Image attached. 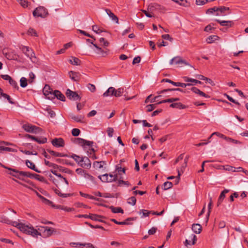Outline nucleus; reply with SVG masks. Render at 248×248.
<instances>
[{"mask_svg": "<svg viewBox=\"0 0 248 248\" xmlns=\"http://www.w3.org/2000/svg\"><path fill=\"white\" fill-rule=\"evenodd\" d=\"M172 91H179L181 92L185 93V91H183V89L180 88H174V89H164L160 91H158L157 93L158 94L164 93L167 92H170Z\"/></svg>", "mask_w": 248, "mask_h": 248, "instance_id": "bb28decb", "label": "nucleus"}, {"mask_svg": "<svg viewBox=\"0 0 248 248\" xmlns=\"http://www.w3.org/2000/svg\"><path fill=\"white\" fill-rule=\"evenodd\" d=\"M184 80L185 82H190L189 83L193 84L192 85H196V84H201L202 82L195 79H193L187 77H183Z\"/></svg>", "mask_w": 248, "mask_h": 248, "instance_id": "b1692460", "label": "nucleus"}, {"mask_svg": "<svg viewBox=\"0 0 248 248\" xmlns=\"http://www.w3.org/2000/svg\"><path fill=\"white\" fill-rule=\"evenodd\" d=\"M174 62L175 64L179 65L181 64H184L185 65H188V63L186 62V61L183 60L181 57L176 56L174 57Z\"/></svg>", "mask_w": 248, "mask_h": 248, "instance_id": "c756f323", "label": "nucleus"}, {"mask_svg": "<svg viewBox=\"0 0 248 248\" xmlns=\"http://www.w3.org/2000/svg\"><path fill=\"white\" fill-rule=\"evenodd\" d=\"M66 96L70 100H80L81 98L77 92L72 91L70 89H68L66 92Z\"/></svg>", "mask_w": 248, "mask_h": 248, "instance_id": "6e6552de", "label": "nucleus"}, {"mask_svg": "<svg viewBox=\"0 0 248 248\" xmlns=\"http://www.w3.org/2000/svg\"><path fill=\"white\" fill-rule=\"evenodd\" d=\"M106 162L105 161H94V168L100 172L103 171L106 169Z\"/></svg>", "mask_w": 248, "mask_h": 248, "instance_id": "0eeeda50", "label": "nucleus"}, {"mask_svg": "<svg viewBox=\"0 0 248 248\" xmlns=\"http://www.w3.org/2000/svg\"><path fill=\"white\" fill-rule=\"evenodd\" d=\"M52 145L55 147H63L65 145L64 141L61 138H55L51 141Z\"/></svg>", "mask_w": 248, "mask_h": 248, "instance_id": "9d476101", "label": "nucleus"}, {"mask_svg": "<svg viewBox=\"0 0 248 248\" xmlns=\"http://www.w3.org/2000/svg\"><path fill=\"white\" fill-rule=\"evenodd\" d=\"M192 230L195 233L199 234L202 230V227L199 224H193L192 226Z\"/></svg>", "mask_w": 248, "mask_h": 248, "instance_id": "a878e982", "label": "nucleus"}, {"mask_svg": "<svg viewBox=\"0 0 248 248\" xmlns=\"http://www.w3.org/2000/svg\"><path fill=\"white\" fill-rule=\"evenodd\" d=\"M229 190L228 189H224L223 190L221 193H220L219 198L218 199L217 202V206H219L220 204L223 202V200L224 199L225 197V194L229 192Z\"/></svg>", "mask_w": 248, "mask_h": 248, "instance_id": "412c9836", "label": "nucleus"}, {"mask_svg": "<svg viewBox=\"0 0 248 248\" xmlns=\"http://www.w3.org/2000/svg\"><path fill=\"white\" fill-rule=\"evenodd\" d=\"M172 186V183L170 182L167 181L164 183L163 187L164 190H167Z\"/></svg>", "mask_w": 248, "mask_h": 248, "instance_id": "49530a36", "label": "nucleus"}, {"mask_svg": "<svg viewBox=\"0 0 248 248\" xmlns=\"http://www.w3.org/2000/svg\"><path fill=\"white\" fill-rule=\"evenodd\" d=\"M80 133V131L78 128H73L72 130V134L74 137L78 136Z\"/></svg>", "mask_w": 248, "mask_h": 248, "instance_id": "4d7b16f0", "label": "nucleus"}, {"mask_svg": "<svg viewBox=\"0 0 248 248\" xmlns=\"http://www.w3.org/2000/svg\"><path fill=\"white\" fill-rule=\"evenodd\" d=\"M69 62L74 65H79L81 62V61L78 58L72 57L71 59L69 60Z\"/></svg>", "mask_w": 248, "mask_h": 248, "instance_id": "f704fd0d", "label": "nucleus"}, {"mask_svg": "<svg viewBox=\"0 0 248 248\" xmlns=\"http://www.w3.org/2000/svg\"><path fill=\"white\" fill-rule=\"evenodd\" d=\"M70 118L75 122L83 123L84 122V116L82 115H76L74 114H71L69 115Z\"/></svg>", "mask_w": 248, "mask_h": 248, "instance_id": "f8f14e48", "label": "nucleus"}, {"mask_svg": "<svg viewBox=\"0 0 248 248\" xmlns=\"http://www.w3.org/2000/svg\"><path fill=\"white\" fill-rule=\"evenodd\" d=\"M46 227H43V226H39L38 228V229L37 230L39 233L40 234H36V236L37 235H40L42 236L43 232L44 231V230H46Z\"/></svg>", "mask_w": 248, "mask_h": 248, "instance_id": "052dcab7", "label": "nucleus"}, {"mask_svg": "<svg viewBox=\"0 0 248 248\" xmlns=\"http://www.w3.org/2000/svg\"><path fill=\"white\" fill-rule=\"evenodd\" d=\"M124 93V89L122 88H119L118 89H115L114 96L120 97L123 95Z\"/></svg>", "mask_w": 248, "mask_h": 248, "instance_id": "58836bf2", "label": "nucleus"}, {"mask_svg": "<svg viewBox=\"0 0 248 248\" xmlns=\"http://www.w3.org/2000/svg\"><path fill=\"white\" fill-rule=\"evenodd\" d=\"M170 108H179L180 109H185L186 108V107L185 105H183L180 102L172 103L170 105Z\"/></svg>", "mask_w": 248, "mask_h": 248, "instance_id": "2f4dec72", "label": "nucleus"}, {"mask_svg": "<svg viewBox=\"0 0 248 248\" xmlns=\"http://www.w3.org/2000/svg\"><path fill=\"white\" fill-rule=\"evenodd\" d=\"M162 38L165 40H169L170 42L173 41V38L168 34H163L162 35Z\"/></svg>", "mask_w": 248, "mask_h": 248, "instance_id": "69168bd1", "label": "nucleus"}, {"mask_svg": "<svg viewBox=\"0 0 248 248\" xmlns=\"http://www.w3.org/2000/svg\"><path fill=\"white\" fill-rule=\"evenodd\" d=\"M28 33L29 35L31 36H38V34L36 31L33 28H30L28 31Z\"/></svg>", "mask_w": 248, "mask_h": 248, "instance_id": "6e6d98bb", "label": "nucleus"}, {"mask_svg": "<svg viewBox=\"0 0 248 248\" xmlns=\"http://www.w3.org/2000/svg\"><path fill=\"white\" fill-rule=\"evenodd\" d=\"M218 11H219L221 14H223V15H225V12L226 11L229 10V8L225 7V6H222L220 7L217 8Z\"/></svg>", "mask_w": 248, "mask_h": 248, "instance_id": "603ef678", "label": "nucleus"}, {"mask_svg": "<svg viewBox=\"0 0 248 248\" xmlns=\"http://www.w3.org/2000/svg\"><path fill=\"white\" fill-rule=\"evenodd\" d=\"M147 111L151 112L156 108V104H150L146 106Z\"/></svg>", "mask_w": 248, "mask_h": 248, "instance_id": "bf43d9fd", "label": "nucleus"}, {"mask_svg": "<svg viewBox=\"0 0 248 248\" xmlns=\"http://www.w3.org/2000/svg\"><path fill=\"white\" fill-rule=\"evenodd\" d=\"M79 165L83 168L88 169L91 167V162L87 157H83Z\"/></svg>", "mask_w": 248, "mask_h": 248, "instance_id": "2eb2a0df", "label": "nucleus"}, {"mask_svg": "<svg viewBox=\"0 0 248 248\" xmlns=\"http://www.w3.org/2000/svg\"><path fill=\"white\" fill-rule=\"evenodd\" d=\"M44 94L49 99H52L53 90L48 85H46L43 89Z\"/></svg>", "mask_w": 248, "mask_h": 248, "instance_id": "9b49d317", "label": "nucleus"}, {"mask_svg": "<svg viewBox=\"0 0 248 248\" xmlns=\"http://www.w3.org/2000/svg\"><path fill=\"white\" fill-rule=\"evenodd\" d=\"M223 169L225 170H228L230 171H232V172H236V168L233 167H232V166H231L229 165H227L225 166H223Z\"/></svg>", "mask_w": 248, "mask_h": 248, "instance_id": "09e8293b", "label": "nucleus"}, {"mask_svg": "<svg viewBox=\"0 0 248 248\" xmlns=\"http://www.w3.org/2000/svg\"><path fill=\"white\" fill-rule=\"evenodd\" d=\"M22 128L25 131L29 133H38L42 131L41 128L30 124H23Z\"/></svg>", "mask_w": 248, "mask_h": 248, "instance_id": "20e7f679", "label": "nucleus"}, {"mask_svg": "<svg viewBox=\"0 0 248 248\" xmlns=\"http://www.w3.org/2000/svg\"><path fill=\"white\" fill-rule=\"evenodd\" d=\"M46 14V9L43 7L36 8L33 12V16L34 17H44Z\"/></svg>", "mask_w": 248, "mask_h": 248, "instance_id": "39448f33", "label": "nucleus"}, {"mask_svg": "<svg viewBox=\"0 0 248 248\" xmlns=\"http://www.w3.org/2000/svg\"><path fill=\"white\" fill-rule=\"evenodd\" d=\"M73 142L75 144L81 146L85 150H87V152L90 154L93 151V148H92L93 141L87 140L80 138H74Z\"/></svg>", "mask_w": 248, "mask_h": 248, "instance_id": "f257e3e1", "label": "nucleus"}, {"mask_svg": "<svg viewBox=\"0 0 248 248\" xmlns=\"http://www.w3.org/2000/svg\"><path fill=\"white\" fill-rule=\"evenodd\" d=\"M106 12L108 16L111 18L112 20L115 21L116 23H118L119 19L117 16H116L109 9H106Z\"/></svg>", "mask_w": 248, "mask_h": 248, "instance_id": "cd10ccee", "label": "nucleus"}, {"mask_svg": "<svg viewBox=\"0 0 248 248\" xmlns=\"http://www.w3.org/2000/svg\"><path fill=\"white\" fill-rule=\"evenodd\" d=\"M191 90L195 93L198 94L201 96H203L205 98H210V96L204 93L198 88L196 87H192Z\"/></svg>", "mask_w": 248, "mask_h": 248, "instance_id": "393cba45", "label": "nucleus"}, {"mask_svg": "<svg viewBox=\"0 0 248 248\" xmlns=\"http://www.w3.org/2000/svg\"><path fill=\"white\" fill-rule=\"evenodd\" d=\"M115 88L112 87L108 88V89L103 93L105 97L109 96H114Z\"/></svg>", "mask_w": 248, "mask_h": 248, "instance_id": "c85d7f7f", "label": "nucleus"}, {"mask_svg": "<svg viewBox=\"0 0 248 248\" xmlns=\"http://www.w3.org/2000/svg\"><path fill=\"white\" fill-rule=\"evenodd\" d=\"M105 32L103 29L99 28L96 26L94 25V32L97 34H100L101 32Z\"/></svg>", "mask_w": 248, "mask_h": 248, "instance_id": "680f3d73", "label": "nucleus"}, {"mask_svg": "<svg viewBox=\"0 0 248 248\" xmlns=\"http://www.w3.org/2000/svg\"><path fill=\"white\" fill-rule=\"evenodd\" d=\"M136 197L135 196H132L127 199V203L134 206L136 204Z\"/></svg>", "mask_w": 248, "mask_h": 248, "instance_id": "79ce46f5", "label": "nucleus"}, {"mask_svg": "<svg viewBox=\"0 0 248 248\" xmlns=\"http://www.w3.org/2000/svg\"><path fill=\"white\" fill-rule=\"evenodd\" d=\"M9 82L10 84V85L12 86L14 88L18 90L19 87L17 85V82L15 80L11 78L10 80H9Z\"/></svg>", "mask_w": 248, "mask_h": 248, "instance_id": "3c124183", "label": "nucleus"}, {"mask_svg": "<svg viewBox=\"0 0 248 248\" xmlns=\"http://www.w3.org/2000/svg\"><path fill=\"white\" fill-rule=\"evenodd\" d=\"M25 163H26L27 166L29 168H30V169H31V170H34L35 171H36L37 172H38V173H40L41 172V171L38 170L36 168L35 164L33 163H32V162L30 161V160H26V162H25Z\"/></svg>", "mask_w": 248, "mask_h": 248, "instance_id": "4be33fe9", "label": "nucleus"}, {"mask_svg": "<svg viewBox=\"0 0 248 248\" xmlns=\"http://www.w3.org/2000/svg\"><path fill=\"white\" fill-rule=\"evenodd\" d=\"M27 81L28 80L26 78L24 77H22L20 80V86L22 88L26 87L28 85Z\"/></svg>", "mask_w": 248, "mask_h": 248, "instance_id": "a19ab883", "label": "nucleus"}, {"mask_svg": "<svg viewBox=\"0 0 248 248\" xmlns=\"http://www.w3.org/2000/svg\"><path fill=\"white\" fill-rule=\"evenodd\" d=\"M71 157L73 158L78 163V165L80 164L81 160L83 158V157L80 156L75 154H73L72 155H71Z\"/></svg>", "mask_w": 248, "mask_h": 248, "instance_id": "ea45409f", "label": "nucleus"}, {"mask_svg": "<svg viewBox=\"0 0 248 248\" xmlns=\"http://www.w3.org/2000/svg\"><path fill=\"white\" fill-rule=\"evenodd\" d=\"M20 230L23 233L31 235L33 237L36 236V234H40L37 229H34L31 225H27L23 223Z\"/></svg>", "mask_w": 248, "mask_h": 248, "instance_id": "f03ea898", "label": "nucleus"}, {"mask_svg": "<svg viewBox=\"0 0 248 248\" xmlns=\"http://www.w3.org/2000/svg\"><path fill=\"white\" fill-rule=\"evenodd\" d=\"M47 138L45 137L42 138L41 139H39L36 137L35 141L38 142L39 144H43L47 142Z\"/></svg>", "mask_w": 248, "mask_h": 248, "instance_id": "de8ad7c7", "label": "nucleus"}, {"mask_svg": "<svg viewBox=\"0 0 248 248\" xmlns=\"http://www.w3.org/2000/svg\"><path fill=\"white\" fill-rule=\"evenodd\" d=\"M79 194L80 196H81L82 197H85V198H89V199H93V196L91 195H89V194H86V193H84L81 191H80L79 192Z\"/></svg>", "mask_w": 248, "mask_h": 248, "instance_id": "338daca9", "label": "nucleus"}, {"mask_svg": "<svg viewBox=\"0 0 248 248\" xmlns=\"http://www.w3.org/2000/svg\"><path fill=\"white\" fill-rule=\"evenodd\" d=\"M224 95L226 96L227 98V99L231 102L236 104V105H240L239 103L237 101H236L234 99H233L232 97L230 96L229 95H228L226 93L224 94Z\"/></svg>", "mask_w": 248, "mask_h": 248, "instance_id": "e2e57ef3", "label": "nucleus"}, {"mask_svg": "<svg viewBox=\"0 0 248 248\" xmlns=\"http://www.w3.org/2000/svg\"><path fill=\"white\" fill-rule=\"evenodd\" d=\"M11 171L14 172H17L18 174H17L16 175H15V177L17 179H19L20 180H24V178H23V177L24 176V175L22 174V173H24V171H19L17 170H16V169H12V170H11Z\"/></svg>", "mask_w": 248, "mask_h": 248, "instance_id": "72a5a7b5", "label": "nucleus"}, {"mask_svg": "<svg viewBox=\"0 0 248 248\" xmlns=\"http://www.w3.org/2000/svg\"><path fill=\"white\" fill-rule=\"evenodd\" d=\"M1 218L2 219V220H0V222L5 223L8 224H11L13 226L16 227L19 230L20 229L21 226L23 224L22 223H18L16 221H12L5 216L1 217Z\"/></svg>", "mask_w": 248, "mask_h": 248, "instance_id": "423d86ee", "label": "nucleus"}, {"mask_svg": "<svg viewBox=\"0 0 248 248\" xmlns=\"http://www.w3.org/2000/svg\"><path fill=\"white\" fill-rule=\"evenodd\" d=\"M0 95L3 96L5 98H6L7 99V100L8 101V102L10 104H15L14 102H13L10 96L9 95L7 94L6 93H3L2 91H1V93H0Z\"/></svg>", "mask_w": 248, "mask_h": 248, "instance_id": "37998d69", "label": "nucleus"}, {"mask_svg": "<svg viewBox=\"0 0 248 248\" xmlns=\"http://www.w3.org/2000/svg\"><path fill=\"white\" fill-rule=\"evenodd\" d=\"M33 178L38 180L41 182L44 180V177L36 173H34Z\"/></svg>", "mask_w": 248, "mask_h": 248, "instance_id": "0e129e2a", "label": "nucleus"}, {"mask_svg": "<svg viewBox=\"0 0 248 248\" xmlns=\"http://www.w3.org/2000/svg\"><path fill=\"white\" fill-rule=\"evenodd\" d=\"M58 208H59L60 209L63 210L64 211L68 212H71V211L74 210V209L73 208L68 207L66 206H62V205H59V207Z\"/></svg>", "mask_w": 248, "mask_h": 248, "instance_id": "864d4df0", "label": "nucleus"}, {"mask_svg": "<svg viewBox=\"0 0 248 248\" xmlns=\"http://www.w3.org/2000/svg\"><path fill=\"white\" fill-rule=\"evenodd\" d=\"M46 151L48 152L52 155L55 156V157H65V156H67V155L63 154L62 153L56 152L53 150H50L49 149H47Z\"/></svg>", "mask_w": 248, "mask_h": 248, "instance_id": "7c9ffc66", "label": "nucleus"}, {"mask_svg": "<svg viewBox=\"0 0 248 248\" xmlns=\"http://www.w3.org/2000/svg\"><path fill=\"white\" fill-rule=\"evenodd\" d=\"M212 205V198H210V202H209V203L208 204V212L207 213V217H206V218H207L206 222L208 221V219H209V217L210 214V212H211V209Z\"/></svg>", "mask_w": 248, "mask_h": 248, "instance_id": "8fccbe9b", "label": "nucleus"}, {"mask_svg": "<svg viewBox=\"0 0 248 248\" xmlns=\"http://www.w3.org/2000/svg\"><path fill=\"white\" fill-rule=\"evenodd\" d=\"M216 21L219 23L221 26H227L228 27H231L234 24V23L232 21H225V20H220L219 19H216Z\"/></svg>", "mask_w": 248, "mask_h": 248, "instance_id": "a211bd4d", "label": "nucleus"}, {"mask_svg": "<svg viewBox=\"0 0 248 248\" xmlns=\"http://www.w3.org/2000/svg\"><path fill=\"white\" fill-rule=\"evenodd\" d=\"M109 208L113 213H123L124 211L121 207H115L113 206H110Z\"/></svg>", "mask_w": 248, "mask_h": 248, "instance_id": "4c0bfd02", "label": "nucleus"}, {"mask_svg": "<svg viewBox=\"0 0 248 248\" xmlns=\"http://www.w3.org/2000/svg\"><path fill=\"white\" fill-rule=\"evenodd\" d=\"M94 52L98 55L99 57H104L107 55V52L103 50L101 47H99L96 44H94Z\"/></svg>", "mask_w": 248, "mask_h": 248, "instance_id": "f3484780", "label": "nucleus"}, {"mask_svg": "<svg viewBox=\"0 0 248 248\" xmlns=\"http://www.w3.org/2000/svg\"><path fill=\"white\" fill-rule=\"evenodd\" d=\"M69 75L70 78L75 81H78L80 79V74L78 73L71 71Z\"/></svg>", "mask_w": 248, "mask_h": 248, "instance_id": "aec40b11", "label": "nucleus"}, {"mask_svg": "<svg viewBox=\"0 0 248 248\" xmlns=\"http://www.w3.org/2000/svg\"><path fill=\"white\" fill-rule=\"evenodd\" d=\"M57 98L62 101H65V97L64 95L61 93V92L58 90H55L53 93L52 96V99Z\"/></svg>", "mask_w": 248, "mask_h": 248, "instance_id": "4468645a", "label": "nucleus"}, {"mask_svg": "<svg viewBox=\"0 0 248 248\" xmlns=\"http://www.w3.org/2000/svg\"><path fill=\"white\" fill-rule=\"evenodd\" d=\"M99 42L100 43L101 45L104 46H107L109 45V43L107 41H106L103 37H101L99 39Z\"/></svg>", "mask_w": 248, "mask_h": 248, "instance_id": "13d9d810", "label": "nucleus"}, {"mask_svg": "<svg viewBox=\"0 0 248 248\" xmlns=\"http://www.w3.org/2000/svg\"><path fill=\"white\" fill-rule=\"evenodd\" d=\"M44 162L45 165L46 166H48L50 167H52L54 169H58L59 170H62L61 169H62V166H59L53 163L50 162L49 161L46 160V159H45Z\"/></svg>", "mask_w": 248, "mask_h": 248, "instance_id": "473e14b6", "label": "nucleus"}, {"mask_svg": "<svg viewBox=\"0 0 248 248\" xmlns=\"http://www.w3.org/2000/svg\"><path fill=\"white\" fill-rule=\"evenodd\" d=\"M161 6L157 3L150 4L148 7V10L150 12H153L155 11H157V9H160Z\"/></svg>", "mask_w": 248, "mask_h": 248, "instance_id": "5701e85b", "label": "nucleus"}, {"mask_svg": "<svg viewBox=\"0 0 248 248\" xmlns=\"http://www.w3.org/2000/svg\"><path fill=\"white\" fill-rule=\"evenodd\" d=\"M2 151H7V152H16V150L11 148L3 147V146H0V151H1V152Z\"/></svg>", "mask_w": 248, "mask_h": 248, "instance_id": "c03bdc74", "label": "nucleus"}, {"mask_svg": "<svg viewBox=\"0 0 248 248\" xmlns=\"http://www.w3.org/2000/svg\"><path fill=\"white\" fill-rule=\"evenodd\" d=\"M98 178L103 182H110L109 178H108V175L107 173L104 174L102 175H99Z\"/></svg>", "mask_w": 248, "mask_h": 248, "instance_id": "e433bc0d", "label": "nucleus"}, {"mask_svg": "<svg viewBox=\"0 0 248 248\" xmlns=\"http://www.w3.org/2000/svg\"><path fill=\"white\" fill-rule=\"evenodd\" d=\"M54 190L55 193L58 194L60 197H63V198H66L67 196H70L69 194H62V193L60 192V191L59 189H57V188L54 189Z\"/></svg>", "mask_w": 248, "mask_h": 248, "instance_id": "a18cd8bd", "label": "nucleus"}, {"mask_svg": "<svg viewBox=\"0 0 248 248\" xmlns=\"http://www.w3.org/2000/svg\"><path fill=\"white\" fill-rule=\"evenodd\" d=\"M136 217H128L126 218L124 221H118L115 219H111L110 220L114 223H115L116 224L118 225H128L129 224L128 222L130 221H134L136 220Z\"/></svg>", "mask_w": 248, "mask_h": 248, "instance_id": "dca6fc26", "label": "nucleus"}, {"mask_svg": "<svg viewBox=\"0 0 248 248\" xmlns=\"http://www.w3.org/2000/svg\"><path fill=\"white\" fill-rule=\"evenodd\" d=\"M219 37L217 35H210L206 39V41L208 44H211L216 40H218Z\"/></svg>", "mask_w": 248, "mask_h": 248, "instance_id": "c9c22d12", "label": "nucleus"}, {"mask_svg": "<svg viewBox=\"0 0 248 248\" xmlns=\"http://www.w3.org/2000/svg\"><path fill=\"white\" fill-rule=\"evenodd\" d=\"M162 82H166L171 83V84L178 87H181L182 88H186L187 86H192L193 84L191 83H184L181 82H175L170 79L165 78L162 80Z\"/></svg>", "mask_w": 248, "mask_h": 248, "instance_id": "1a4fd4ad", "label": "nucleus"}, {"mask_svg": "<svg viewBox=\"0 0 248 248\" xmlns=\"http://www.w3.org/2000/svg\"><path fill=\"white\" fill-rule=\"evenodd\" d=\"M142 212V217H148L149 214L152 212V211H148L147 210H141L139 212V214H141V212Z\"/></svg>", "mask_w": 248, "mask_h": 248, "instance_id": "5fc2aeb1", "label": "nucleus"}, {"mask_svg": "<svg viewBox=\"0 0 248 248\" xmlns=\"http://www.w3.org/2000/svg\"><path fill=\"white\" fill-rule=\"evenodd\" d=\"M107 131L108 135L109 137L111 138L113 136V133L114 132V130H113V128H112V127L108 128Z\"/></svg>", "mask_w": 248, "mask_h": 248, "instance_id": "774afa93", "label": "nucleus"}, {"mask_svg": "<svg viewBox=\"0 0 248 248\" xmlns=\"http://www.w3.org/2000/svg\"><path fill=\"white\" fill-rule=\"evenodd\" d=\"M56 230L54 228L46 227V230H44L42 234V237H48L52 235L54 232H56Z\"/></svg>", "mask_w": 248, "mask_h": 248, "instance_id": "ddd939ff", "label": "nucleus"}, {"mask_svg": "<svg viewBox=\"0 0 248 248\" xmlns=\"http://www.w3.org/2000/svg\"><path fill=\"white\" fill-rule=\"evenodd\" d=\"M216 21L219 23L221 26H227L228 27H231L234 24V23L232 21H225V20H220L219 19H216Z\"/></svg>", "mask_w": 248, "mask_h": 248, "instance_id": "6ab92c4d", "label": "nucleus"}, {"mask_svg": "<svg viewBox=\"0 0 248 248\" xmlns=\"http://www.w3.org/2000/svg\"><path fill=\"white\" fill-rule=\"evenodd\" d=\"M20 49L28 57L30 58L32 62H37V59L35 56V53L31 48L28 46H22Z\"/></svg>", "mask_w": 248, "mask_h": 248, "instance_id": "7ed1b4c3", "label": "nucleus"}]
</instances>
